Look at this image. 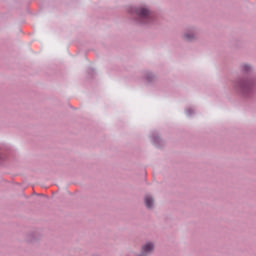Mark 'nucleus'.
I'll return each instance as SVG.
<instances>
[{
	"label": "nucleus",
	"instance_id": "nucleus-3",
	"mask_svg": "<svg viewBox=\"0 0 256 256\" xmlns=\"http://www.w3.org/2000/svg\"><path fill=\"white\" fill-rule=\"evenodd\" d=\"M145 204L148 209H151L153 207V198L151 196L145 197Z\"/></svg>",
	"mask_w": 256,
	"mask_h": 256
},
{
	"label": "nucleus",
	"instance_id": "nucleus-2",
	"mask_svg": "<svg viewBox=\"0 0 256 256\" xmlns=\"http://www.w3.org/2000/svg\"><path fill=\"white\" fill-rule=\"evenodd\" d=\"M151 251H153V244L151 243H147L142 247V252L144 253H151Z\"/></svg>",
	"mask_w": 256,
	"mask_h": 256
},
{
	"label": "nucleus",
	"instance_id": "nucleus-4",
	"mask_svg": "<svg viewBox=\"0 0 256 256\" xmlns=\"http://www.w3.org/2000/svg\"><path fill=\"white\" fill-rule=\"evenodd\" d=\"M185 39H187V41H191L192 36L189 34H185Z\"/></svg>",
	"mask_w": 256,
	"mask_h": 256
},
{
	"label": "nucleus",
	"instance_id": "nucleus-5",
	"mask_svg": "<svg viewBox=\"0 0 256 256\" xmlns=\"http://www.w3.org/2000/svg\"><path fill=\"white\" fill-rule=\"evenodd\" d=\"M244 71H249V66L244 65Z\"/></svg>",
	"mask_w": 256,
	"mask_h": 256
},
{
	"label": "nucleus",
	"instance_id": "nucleus-1",
	"mask_svg": "<svg viewBox=\"0 0 256 256\" xmlns=\"http://www.w3.org/2000/svg\"><path fill=\"white\" fill-rule=\"evenodd\" d=\"M136 13L139 15V17H142V19L149 17V10L146 8H137Z\"/></svg>",
	"mask_w": 256,
	"mask_h": 256
}]
</instances>
